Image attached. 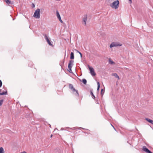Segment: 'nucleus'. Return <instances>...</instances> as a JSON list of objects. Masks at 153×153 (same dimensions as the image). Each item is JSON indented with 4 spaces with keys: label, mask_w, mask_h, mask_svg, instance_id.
I'll list each match as a JSON object with an SVG mask.
<instances>
[{
    "label": "nucleus",
    "mask_w": 153,
    "mask_h": 153,
    "mask_svg": "<svg viewBox=\"0 0 153 153\" xmlns=\"http://www.w3.org/2000/svg\"><path fill=\"white\" fill-rule=\"evenodd\" d=\"M119 5V1L118 0L114 1L110 5V6L113 8L117 9L118 8Z\"/></svg>",
    "instance_id": "nucleus-1"
},
{
    "label": "nucleus",
    "mask_w": 153,
    "mask_h": 153,
    "mask_svg": "<svg viewBox=\"0 0 153 153\" xmlns=\"http://www.w3.org/2000/svg\"><path fill=\"white\" fill-rule=\"evenodd\" d=\"M40 9H37L35 11L33 16L36 19H39L40 17Z\"/></svg>",
    "instance_id": "nucleus-2"
},
{
    "label": "nucleus",
    "mask_w": 153,
    "mask_h": 153,
    "mask_svg": "<svg viewBox=\"0 0 153 153\" xmlns=\"http://www.w3.org/2000/svg\"><path fill=\"white\" fill-rule=\"evenodd\" d=\"M122 45L121 44L119 43L118 42H113L111 43L110 45V48L115 47L121 46Z\"/></svg>",
    "instance_id": "nucleus-3"
},
{
    "label": "nucleus",
    "mask_w": 153,
    "mask_h": 153,
    "mask_svg": "<svg viewBox=\"0 0 153 153\" xmlns=\"http://www.w3.org/2000/svg\"><path fill=\"white\" fill-rule=\"evenodd\" d=\"M69 88L70 89H71L73 91H75L76 92V94L75 95L77 96H79V94L78 93V91L77 90H76L74 87L73 85L71 84H69Z\"/></svg>",
    "instance_id": "nucleus-4"
},
{
    "label": "nucleus",
    "mask_w": 153,
    "mask_h": 153,
    "mask_svg": "<svg viewBox=\"0 0 153 153\" xmlns=\"http://www.w3.org/2000/svg\"><path fill=\"white\" fill-rule=\"evenodd\" d=\"M74 62V61L72 60H71L69 61V63L68 64V71H69V72L70 73H71L72 72V70H71V68L72 66V65H71L72 64H73V62Z\"/></svg>",
    "instance_id": "nucleus-5"
},
{
    "label": "nucleus",
    "mask_w": 153,
    "mask_h": 153,
    "mask_svg": "<svg viewBox=\"0 0 153 153\" xmlns=\"http://www.w3.org/2000/svg\"><path fill=\"white\" fill-rule=\"evenodd\" d=\"M88 68L89 69V70L90 71V73L91 75L93 76H94L96 75V74L95 72V71H94V70L93 68L92 67H90L89 65H88Z\"/></svg>",
    "instance_id": "nucleus-6"
},
{
    "label": "nucleus",
    "mask_w": 153,
    "mask_h": 153,
    "mask_svg": "<svg viewBox=\"0 0 153 153\" xmlns=\"http://www.w3.org/2000/svg\"><path fill=\"white\" fill-rule=\"evenodd\" d=\"M87 19V15H84V18L83 19L82 24L85 25H86V22Z\"/></svg>",
    "instance_id": "nucleus-7"
},
{
    "label": "nucleus",
    "mask_w": 153,
    "mask_h": 153,
    "mask_svg": "<svg viewBox=\"0 0 153 153\" xmlns=\"http://www.w3.org/2000/svg\"><path fill=\"white\" fill-rule=\"evenodd\" d=\"M143 150L147 153H153L151 152L145 146H143Z\"/></svg>",
    "instance_id": "nucleus-8"
},
{
    "label": "nucleus",
    "mask_w": 153,
    "mask_h": 153,
    "mask_svg": "<svg viewBox=\"0 0 153 153\" xmlns=\"http://www.w3.org/2000/svg\"><path fill=\"white\" fill-rule=\"evenodd\" d=\"M112 75L115 76L116 78H117L118 79H120V77L117 73H112Z\"/></svg>",
    "instance_id": "nucleus-9"
},
{
    "label": "nucleus",
    "mask_w": 153,
    "mask_h": 153,
    "mask_svg": "<svg viewBox=\"0 0 153 153\" xmlns=\"http://www.w3.org/2000/svg\"><path fill=\"white\" fill-rule=\"evenodd\" d=\"M145 120L149 123L153 125V120L148 118H146Z\"/></svg>",
    "instance_id": "nucleus-10"
},
{
    "label": "nucleus",
    "mask_w": 153,
    "mask_h": 153,
    "mask_svg": "<svg viewBox=\"0 0 153 153\" xmlns=\"http://www.w3.org/2000/svg\"><path fill=\"white\" fill-rule=\"evenodd\" d=\"M8 4H12L13 2L10 0H4Z\"/></svg>",
    "instance_id": "nucleus-11"
},
{
    "label": "nucleus",
    "mask_w": 153,
    "mask_h": 153,
    "mask_svg": "<svg viewBox=\"0 0 153 153\" xmlns=\"http://www.w3.org/2000/svg\"><path fill=\"white\" fill-rule=\"evenodd\" d=\"M1 89H0V95L7 94V90H6V91H5V92H4L1 93Z\"/></svg>",
    "instance_id": "nucleus-12"
},
{
    "label": "nucleus",
    "mask_w": 153,
    "mask_h": 153,
    "mask_svg": "<svg viewBox=\"0 0 153 153\" xmlns=\"http://www.w3.org/2000/svg\"><path fill=\"white\" fill-rule=\"evenodd\" d=\"M74 53L73 52H71L70 54V59H74Z\"/></svg>",
    "instance_id": "nucleus-13"
},
{
    "label": "nucleus",
    "mask_w": 153,
    "mask_h": 153,
    "mask_svg": "<svg viewBox=\"0 0 153 153\" xmlns=\"http://www.w3.org/2000/svg\"><path fill=\"white\" fill-rule=\"evenodd\" d=\"M56 14L57 17L58 19H59L61 17L60 16L59 14V13L58 11L57 10L56 11Z\"/></svg>",
    "instance_id": "nucleus-14"
},
{
    "label": "nucleus",
    "mask_w": 153,
    "mask_h": 153,
    "mask_svg": "<svg viewBox=\"0 0 153 153\" xmlns=\"http://www.w3.org/2000/svg\"><path fill=\"white\" fill-rule=\"evenodd\" d=\"M90 92L91 94V95H92V97L94 99H95V96L93 94L92 92V91L91 90H90Z\"/></svg>",
    "instance_id": "nucleus-15"
},
{
    "label": "nucleus",
    "mask_w": 153,
    "mask_h": 153,
    "mask_svg": "<svg viewBox=\"0 0 153 153\" xmlns=\"http://www.w3.org/2000/svg\"><path fill=\"white\" fill-rule=\"evenodd\" d=\"M4 151L3 148L2 147L0 148V153H4Z\"/></svg>",
    "instance_id": "nucleus-16"
},
{
    "label": "nucleus",
    "mask_w": 153,
    "mask_h": 153,
    "mask_svg": "<svg viewBox=\"0 0 153 153\" xmlns=\"http://www.w3.org/2000/svg\"><path fill=\"white\" fill-rule=\"evenodd\" d=\"M82 82L84 84H86L87 83V80L85 79H82Z\"/></svg>",
    "instance_id": "nucleus-17"
},
{
    "label": "nucleus",
    "mask_w": 153,
    "mask_h": 153,
    "mask_svg": "<svg viewBox=\"0 0 153 153\" xmlns=\"http://www.w3.org/2000/svg\"><path fill=\"white\" fill-rule=\"evenodd\" d=\"M109 63L111 64H114V62L110 59L109 60Z\"/></svg>",
    "instance_id": "nucleus-18"
},
{
    "label": "nucleus",
    "mask_w": 153,
    "mask_h": 153,
    "mask_svg": "<svg viewBox=\"0 0 153 153\" xmlns=\"http://www.w3.org/2000/svg\"><path fill=\"white\" fill-rule=\"evenodd\" d=\"M104 93V91L103 89H102L101 91V94L102 95V97Z\"/></svg>",
    "instance_id": "nucleus-19"
},
{
    "label": "nucleus",
    "mask_w": 153,
    "mask_h": 153,
    "mask_svg": "<svg viewBox=\"0 0 153 153\" xmlns=\"http://www.w3.org/2000/svg\"><path fill=\"white\" fill-rule=\"evenodd\" d=\"M44 38H45V39H46V41H48V40L49 39L48 38V37L46 34L44 35Z\"/></svg>",
    "instance_id": "nucleus-20"
},
{
    "label": "nucleus",
    "mask_w": 153,
    "mask_h": 153,
    "mask_svg": "<svg viewBox=\"0 0 153 153\" xmlns=\"http://www.w3.org/2000/svg\"><path fill=\"white\" fill-rule=\"evenodd\" d=\"M47 42L48 43L49 45L51 46L52 45V44L50 40L49 39L48 41H47Z\"/></svg>",
    "instance_id": "nucleus-21"
},
{
    "label": "nucleus",
    "mask_w": 153,
    "mask_h": 153,
    "mask_svg": "<svg viewBox=\"0 0 153 153\" xmlns=\"http://www.w3.org/2000/svg\"><path fill=\"white\" fill-rule=\"evenodd\" d=\"M3 100H0V106H1L3 104Z\"/></svg>",
    "instance_id": "nucleus-22"
},
{
    "label": "nucleus",
    "mask_w": 153,
    "mask_h": 153,
    "mask_svg": "<svg viewBox=\"0 0 153 153\" xmlns=\"http://www.w3.org/2000/svg\"><path fill=\"white\" fill-rule=\"evenodd\" d=\"M66 128L67 129H72V130H74V129H76V128L75 127H74V128H69V127H67Z\"/></svg>",
    "instance_id": "nucleus-23"
},
{
    "label": "nucleus",
    "mask_w": 153,
    "mask_h": 153,
    "mask_svg": "<svg viewBox=\"0 0 153 153\" xmlns=\"http://www.w3.org/2000/svg\"><path fill=\"white\" fill-rule=\"evenodd\" d=\"M2 85V82L1 81L0 79V88L1 87Z\"/></svg>",
    "instance_id": "nucleus-24"
},
{
    "label": "nucleus",
    "mask_w": 153,
    "mask_h": 153,
    "mask_svg": "<svg viewBox=\"0 0 153 153\" xmlns=\"http://www.w3.org/2000/svg\"><path fill=\"white\" fill-rule=\"evenodd\" d=\"M58 19H59V21L61 23H62L63 22V21H62V20L61 19V18H59Z\"/></svg>",
    "instance_id": "nucleus-25"
},
{
    "label": "nucleus",
    "mask_w": 153,
    "mask_h": 153,
    "mask_svg": "<svg viewBox=\"0 0 153 153\" xmlns=\"http://www.w3.org/2000/svg\"><path fill=\"white\" fill-rule=\"evenodd\" d=\"M75 51L77 52V53H79V52H80L78 50H77L76 49H75Z\"/></svg>",
    "instance_id": "nucleus-26"
},
{
    "label": "nucleus",
    "mask_w": 153,
    "mask_h": 153,
    "mask_svg": "<svg viewBox=\"0 0 153 153\" xmlns=\"http://www.w3.org/2000/svg\"><path fill=\"white\" fill-rule=\"evenodd\" d=\"M97 86H100V83L99 82H97Z\"/></svg>",
    "instance_id": "nucleus-27"
},
{
    "label": "nucleus",
    "mask_w": 153,
    "mask_h": 153,
    "mask_svg": "<svg viewBox=\"0 0 153 153\" xmlns=\"http://www.w3.org/2000/svg\"><path fill=\"white\" fill-rule=\"evenodd\" d=\"M35 5L33 3H32V7L33 8V7H35Z\"/></svg>",
    "instance_id": "nucleus-28"
},
{
    "label": "nucleus",
    "mask_w": 153,
    "mask_h": 153,
    "mask_svg": "<svg viewBox=\"0 0 153 153\" xmlns=\"http://www.w3.org/2000/svg\"><path fill=\"white\" fill-rule=\"evenodd\" d=\"M100 88V86H97V90L99 91V89Z\"/></svg>",
    "instance_id": "nucleus-29"
},
{
    "label": "nucleus",
    "mask_w": 153,
    "mask_h": 153,
    "mask_svg": "<svg viewBox=\"0 0 153 153\" xmlns=\"http://www.w3.org/2000/svg\"><path fill=\"white\" fill-rule=\"evenodd\" d=\"M79 53L80 54V57L81 58L82 57V53L80 52H79Z\"/></svg>",
    "instance_id": "nucleus-30"
},
{
    "label": "nucleus",
    "mask_w": 153,
    "mask_h": 153,
    "mask_svg": "<svg viewBox=\"0 0 153 153\" xmlns=\"http://www.w3.org/2000/svg\"><path fill=\"white\" fill-rule=\"evenodd\" d=\"M129 2L130 3H131L132 2L131 0H129Z\"/></svg>",
    "instance_id": "nucleus-31"
},
{
    "label": "nucleus",
    "mask_w": 153,
    "mask_h": 153,
    "mask_svg": "<svg viewBox=\"0 0 153 153\" xmlns=\"http://www.w3.org/2000/svg\"><path fill=\"white\" fill-rule=\"evenodd\" d=\"M21 153H27L26 152H21Z\"/></svg>",
    "instance_id": "nucleus-32"
},
{
    "label": "nucleus",
    "mask_w": 153,
    "mask_h": 153,
    "mask_svg": "<svg viewBox=\"0 0 153 153\" xmlns=\"http://www.w3.org/2000/svg\"><path fill=\"white\" fill-rule=\"evenodd\" d=\"M111 126L114 128V129H115V128H114V126L111 124Z\"/></svg>",
    "instance_id": "nucleus-33"
},
{
    "label": "nucleus",
    "mask_w": 153,
    "mask_h": 153,
    "mask_svg": "<svg viewBox=\"0 0 153 153\" xmlns=\"http://www.w3.org/2000/svg\"><path fill=\"white\" fill-rule=\"evenodd\" d=\"M53 135L51 134L50 136L51 138L52 137Z\"/></svg>",
    "instance_id": "nucleus-34"
},
{
    "label": "nucleus",
    "mask_w": 153,
    "mask_h": 153,
    "mask_svg": "<svg viewBox=\"0 0 153 153\" xmlns=\"http://www.w3.org/2000/svg\"><path fill=\"white\" fill-rule=\"evenodd\" d=\"M50 127H51V125H50Z\"/></svg>",
    "instance_id": "nucleus-35"
}]
</instances>
